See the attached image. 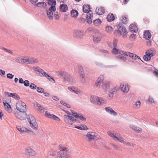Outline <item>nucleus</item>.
Segmentation results:
<instances>
[{
	"instance_id": "f8f14e48",
	"label": "nucleus",
	"mask_w": 158,
	"mask_h": 158,
	"mask_svg": "<svg viewBox=\"0 0 158 158\" xmlns=\"http://www.w3.org/2000/svg\"><path fill=\"white\" fill-rule=\"evenodd\" d=\"M110 82L109 81H104L102 83V87L104 92H106L110 89Z\"/></svg>"
},
{
	"instance_id": "4c0bfd02",
	"label": "nucleus",
	"mask_w": 158,
	"mask_h": 158,
	"mask_svg": "<svg viewBox=\"0 0 158 158\" xmlns=\"http://www.w3.org/2000/svg\"><path fill=\"white\" fill-rule=\"evenodd\" d=\"M107 133L112 138H113L114 139H115V138L117 137L116 134H114L112 131H108Z\"/></svg>"
},
{
	"instance_id": "e433bc0d",
	"label": "nucleus",
	"mask_w": 158,
	"mask_h": 158,
	"mask_svg": "<svg viewBox=\"0 0 158 158\" xmlns=\"http://www.w3.org/2000/svg\"><path fill=\"white\" fill-rule=\"evenodd\" d=\"M29 59V64L37 63L39 62L38 59L35 58H30Z\"/></svg>"
},
{
	"instance_id": "052dcab7",
	"label": "nucleus",
	"mask_w": 158,
	"mask_h": 158,
	"mask_svg": "<svg viewBox=\"0 0 158 158\" xmlns=\"http://www.w3.org/2000/svg\"><path fill=\"white\" fill-rule=\"evenodd\" d=\"M124 144L126 145L130 146H133L134 145V144L132 143H130V142H126V141H125V143H124Z\"/></svg>"
},
{
	"instance_id": "6e6d98bb",
	"label": "nucleus",
	"mask_w": 158,
	"mask_h": 158,
	"mask_svg": "<svg viewBox=\"0 0 158 158\" xmlns=\"http://www.w3.org/2000/svg\"><path fill=\"white\" fill-rule=\"evenodd\" d=\"M78 118H79L81 120L83 121H85L86 120V118L84 117L82 115H80L79 114V117Z\"/></svg>"
},
{
	"instance_id": "774afa93",
	"label": "nucleus",
	"mask_w": 158,
	"mask_h": 158,
	"mask_svg": "<svg viewBox=\"0 0 158 158\" xmlns=\"http://www.w3.org/2000/svg\"><path fill=\"white\" fill-rule=\"evenodd\" d=\"M117 43H118V42H117V40L114 39V42H113L114 48L116 47L117 46Z\"/></svg>"
},
{
	"instance_id": "9d476101",
	"label": "nucleus",
	"mask_w": 158,
	"mask_h": 158,
	"mask_svg": "<svg viewBox=\"0 0 158 158\" xmlns=\"http://www.w3.org/2000/svg\"><path fill=\"white\" fill-rule=\"evenodd\" d=\"M118 90V88L117 86H115L111 88L108 94V99L110 100L112 99L113 97L114 94L116 93Z\"/></svg>"
},
{
	"instance_id": "3c124183",
	"label": "nucleus",
	"mask_w": 158,
	"mask_h": 158,
	"mask_svg": "<svg viewBox=\"0 0 158 158\" xmlns=\"http://www.w3.org/2000/svg\"><path fill=\"white\" fill-rule=\"evenodd\" d=\"M73 116L75 117L76 118H78V117H79V114L77 113L74 112L73 110H71Z\"/></svg>"
},
{
	"instance_id": "ea45409f",
	"label": "nucleus",
	"mask_w": 158,
	"mask_h": 158,
	"mask_svg": "<svg viewBox=\"0 0 158 158\" xmlns=\"http://www.w3.org/2000/svg\"><path fill=\"white\" fill-rule=\"evenodd\" d=\"M115 139H117L123 144L125 143V141L123 140V138L122 136H118V135H117V137L115 138Z\"/></svg>"
},
{
	"instance_id": "8fccbe9b",
	"label": "nucleus",
	"mask_w": 158,
	"mask_h": 158,
	"mask_svg": "<svg viewBox=\"0 0 158 158\" xmlns=\"http://www.w3.org/2000/svg\"><path fill=\"white\" fill-rule=\"evenodd\" d=\"M37 91L39 93H44V89L41 88H40L39 87H37Z\"/></svg>"
},
{
	"instance_id": "49530a36",
	"label": "nucleus",
	"mask_w": 158,
	"mask_h": 158,
	"mask_svg": "<svg viewBox=\"0 0 158 158\" xmlns=\"http://www.w3.org/2000/svg\"><path fill=\"white\" fill-rule=\"evenodd\" d=\"M60 102L61 104L63 105L68 108H70V106L69 104H67L66 102H65L63 101H60Z\"/></svg>"
},
{
	"instance_id": "603ef678",
	"label": "nucleus",
	"mask_w": 158,
	"mask_h": 158,
	"mask_svg": "<svg viewBox=\"0 0 158 158\" xmlns=\"http://www.w3.org/2000/svg\"><path fill=\"white\" fill-rule=\"evenodd\" d=\"M30 87L33 89H35L37 88V85L33 83H31Z\"/></svg>"
},
{
	"instance_id": "37998d69",
	"label": "nucleus",
	"mask_w": 158,
	"mask_h": 158,
	"mask_svg": "<svg viewBox=\"0 0 158 158\" xmlns=\"http://www.w3.org/2000/svg\"><path fill=\"white\" fill-rule=\"evenodd\" d=\"M113 30L112 27L110 26H106V31L108 33L111 32Z\"/></svg>"
},
{
	"instance_id": "a878e982",
	"label": "nucleus",
	"mask_w": 158,
	"mask_h": 158,
	"mask_svg": "<svg viewBox=\"0 0 158 158\" xmlns=\"http://www.w3.org/2000/svg\"><path fill=\"white\" fill-rule=\"evenodd\" d=\"M95 11L96 14L99 15L103 14L105 11V9L102 7L97 8Z\"/></svg>"
},
{
	"instance_id": "4468645a",
	"label": "nucleus",
	"mask_w": 158,
	"mask_h": 158,
	"mask_svg": "<svg viewBox=\"0 0 158 158\" xmlns=\"http://www.w3.org/2000/svg\"><path fill=\"white\" fill-rule=\"evenodd\" d=\"M96 100L97 101L96 104L99 105H104L107 102L106 100L102 97H97L96 98Z\"/></svg>"
},
{
	"instance_id": "423d86ee",
	"label": "nucleus",
	"mask_w": 158,
	"mask_h": 158,
	"mask_svg": "<svg viewBox=\"0 0 158 158\" xmlns=\"http://www.w3.org/2000/svg\"><path fill=\"white\" fill-rule=\"evenodd\" d=\"M16 106L17 109L21 112H25L26 109V106L25 104L20 101H18L16 104Z\"/></svg>"
},
{
	"instance_id": "2eb2a0df",
	"label": "nucleus",
	"mask_w": 158,
	"mask_h": 158,
	"mask_svg": "<svg viewBox=\"0 0 158 158\" xmlns=\"http://www.w3.org/2000/svg\"><path fill=\"white\" fill-rule=\"evenodd\" d=\"M64 81L65 82H68L71 84H74L76 83L75 79L69 74Z\"/></svg>"
},
{
	"instance_id": "72a5a7b5",
	"label": "nucleus",
	"mask_w": 158,
	"mask_h": 158,
	"mask_svg": "<svg viewBox=\"0 0 158 158\" xmlns=\"http://www.w3.org/2000/svg\"><path fill=\"white\" fill-rule=\"evenodd\" d=\"M107 19L109 22L113 21L115 19L114 17L113 14L108 15L107 16Z\"/></svg>"
},
{
	"instance_id": "bf43d9fd",
	"label": "nucleus",
	"mask_w": 158,
	"mask_h": 158,
	"mask_svg": "<svg viewBox=\"0 0 158 158\" xmlns=\"http://www.w3.org/2000/svg\"><path fill=\"white\" fill-rule=\"evenodd\" d=\"M90 101L94 104H96L97 101L96 98H91L90 99Z\"/></svg>"
},
{
	"instance_id": "20e7f679",
	"label": "nucleus",
	"mask_w": 158,
	"mask_h": 158,
	"mask_svg": "<svg viewBox=\"0 0 158 158\" xmlns=\"http://www.w3.org/2000/svg\"><path fill=\"white\" fill-rule=\"evenodd\" d=\"M35 71L37 73L39 72V73H40V76H44L46 77L48 80L50 81L53 83H54L55 81L54 79L53 78L51 77L47 73L45 72L44 71V70L41 69L38 67H37L35 69Z\"/></svg>"
},
{
	"instance_id": "dca6fc26",
	"label": "nucleus",
	"mask_w": 158,
	"mask_h": 158,
	"mask_svg": "<svg viewBox=\"0 0 158 158\" xmlns=\"http://www.w3.org/2000/svg\"><path fill=\"white\" fill-rule=\"evenodd\" d=\"M83 32L81 31L78 30H76L74 31L73 32V36L75 38L81 39L83 37Z\"/></svg>"
},
{
	"instance_id": "de8ad7c7",
	"label": "nucleus",
	"mask_w": 158,
	"mask_h": 158,
	"mask_svg": "<svg viewBox=\"0 0 158 158\" xmlns=\"http://www.w3.org/2000/svg\"><path fill=\"white\" fill-rule=\"evenodd\" d=\"M128 19L126 17H122L121 19V21L123 23L126 24L127 21Z\"/></svg>"
},
{
	"instance_id": "f03ea898",
	"label": "nucleus",
	"mask_w": 158,
	"mask_h": 158,
	"mask_svg": "<svg viewBox=\"0 0 158 158\" xmlns=\"http://www.w3.org/2000/svg\"><path fill=\"white\" fill-rule=\"evenodd\" d=\"M59 149L61 152L59 153V155L57 156V158H70L68 148L60 145Z\"/></svg>"
},
{
	"instance_id": "b1692460",
	"label": "nucleus",
	"mask_w": 158,
	"mask_h": 158,
	"mask_svg": "<svg viewBox=\"0 0 158 158\" xmlns=\"http://www.w3.org/2000/svg\"><path fill=\"white\" fill-rule=\"evenodd\" d=\"M15 116L16 118L21 120H23L25 118L26 114L25 113H20L18 112L15 113Z\"/></svg>"
},
{
	"instance_id": "a18cd8bd",
	"label": "nucleus",
	"mask_w": 158,
	"mask_h": 158,
	"mask_svg": "<svg viewBox=\"0 0 158 158\" xmlns=\"http://www.w3.org/2000/svg\"><path fill=\"white\" fill-rule=\"evenodd\" d=\"M136 38V35L134 34H131L129 37V39L131 41L134 40Z\"/></svg>"
},
{
	"instance_id": "6ab92c4d",
	"label": "nucleus",
	"mask_w": 158,
	"mask_h": 158,
	"mask_svg": "<svg viewBox=\"0 0 158 158\" xmlns=\"http://www.w3.org/2000/svg\"><path fill=\"white\" fill-rule=\"evenodd\" d=\"M45 115V116L49 118H52L53 119L57 120L59 121L60 120V119L58 117L54 114H51L49 112L47 111H46Z\"/></svg>"
},
{
	"instance_id": "f704fd0d",
	"label": "nucleus",
	"mask_w": 158,
	"mask_h": 158,
	"mask_svg": "<svg viewBox=\"0 0 158 158\" xmlns=\"http://www.w3.org/2000/svg\"><path fill=\"white\" fill-rule=\"evenodd\" d=\"M78 14V12L76 10H73L71 11V15L72 17L76 18Z\"/></svg>"
},
{
	"instance_id": "0e129e2a",
	"label": "nucleus",
	"mask_w": 158,
	"mask_h": 158,
	"mask_svg": "<svg viewBox=\"0 0 158 158\" xmlns=\"http://www.w3.org/2000/svg\"><path fill=\"white\" fill-rule=\"evenodd\" d=\"M15 99L18 100L20 99V97L17 94L15 93V94L14 96V97L13 98Z\"/></svg>"
},
{
	"instance_id": "aec40b11",
	"label": "nucleus",
	"mask_w": 158,
	"mask_h": 158,
	"mask_svg": "<svg viewBox=\"0 0 158 158\" xmlns=\"http://www.w3.org/2000/svg\"><path fill=\"white\" fill-rule=\"evenodd\" d=\"M129 29L131 31L136 32L138 31V28L136 23H132L130 25Z\"/></svg>"
},
{
	"instance_id": "ddd939ff",
	"label": "nucleus",
	"mask_w": 158,
	"mask_h": 158,
	"mask_svg": "<svg viewBox=\"0 0 158 158\" xmlns=\"http://www.w3.org/2000/svg\"><path fill=\"white\" fill-rule=\"evenodd\" d=\"M25 152L26 155L29 156H34L36 154L35 151L29 147H28L25 149Z\"/></svg>"
},
{
	"instance_id": "6e6552de",
	"label": "nucleus",
	"mask_w": 158,
	"mask_h": 158,
	"mask_svg": "<svg viewBox=\"0 0 158 158\" xmlns=\"http://www.w3.org/2000/svg\"><path fill=\"white\" fill-rule=\"evenodd\" d=\"M101 39V34L98 31H97L93 36L94 42L95 43H98L100 41Z\"/></svg>"
},
{
	"instance_id": "864d4df0",
	"label": "nucleus",
	"mask_w": 158,
	"mask_h": 158,
	"mask_svg": "<svg viewBox=\"0 0 158 158\" xmlns=\"http://www.w3.org/2000/svg\"><path fill=\"white\" fill-rule=\"evenodd\" d=\"M112 52L114 53L115 54H117L118 53V50L117 49L116 47L113 48Z\"/></svg>"
},
{
	"instance_id": "79ce46f5",
	"label": "nucleus",
	"mask_w": 158,
	"mask_h": 158,
	"mask_svg": "<svg viewBox=\"0 0 158 158\" xmlns=\"http://www.w3.org/2000/svg\"><path fill=\"white\" fill-rule=\"evenodd\" d=\"M120 55H121L118 56V58L122 62H125L127 60L126 58L124 56V55H123L121 54Z\"/></svg>"
},
{
	"instance_id": "4d7b16f0",
	"label": "nucleus",
	"mask_w": 158,
	"mask_h": 158,
	"mask_svg": "<svg viewBox=\"0 0 158 158\" xmlns=\"http://www.w3.org/2000/svg\"><path fill=\"white\" fill-rule=\"evenodd\" d=\"M23 84L24 85L27 87L28 86L30 85L29 82V81L27 80H25L24 81Z\"/></svg>"
},
{
	"instance_id": "5fc2aeb1",
	"label": "nucleus",
	"mask_w": 158,
	"mask_h": 158,
	"mask_svg": "<svg viewBox=\"0 0 158 158\" xmlns=\"http://www.w3.org/2000/svg\"><path fill=\"white\" fill-rule=\"evenodd\" d=\"M14 77V75L11 73H9L7 74V77L8 78L10 79H12Z\"/></svg>"
},
{
	"instance_id": "7c9ffc66",
	"label": "nucleus",
	"mask_w": 158,
	"mask_h": 158,
	"mask_svg": "<svg viewBox=\"0 0 158 158\" xmlns=\"http://www.w3.org/2000/svg\"><path fill=\"white\" fill-rule=\"evenodd\" d=\"M130 128L137 132L139 133L141 132L142 129L140 128L136 127L135 126L131 125L130 126Z\"/></svg>"
},
{
	"instance_id": "0eeeda50",
	"label": "nucleus",
	"mask_w": 158,
	"mask_h": 158,
	"mask_svg": "<svg viewBox=\"0 0 158 158\" xmlns=\"http://www.w3.org/2000/svg\"><path fill=\"white\" fill-rule=\"evenodd\" d=\"M46 10L48 16L50 19H52L53 17V12L56 10L55 6H51L48 9H46Z\"/></svg>"
},
{
	"instance_id": "412c9836",
	"label": "nucleus",
	"mask_w": 158,
	"mask_h": 158,
	"mask_svg": "<svg viewBox=\"0 0 158 158\" xmlns=\"http://www.w3.org/2000/svg\"><path fill=\"white\" fill-rule=\"evenodd\" d=\"M34 106L35 107L38 108L39 111L41 113H43L44 112V107L40 104L36 102L34 103Z\"/></svg>"
},
{
	"instance_id": "c85d7f7f",
	"label": "nucleus",
	"mask_w": 158,
	"mask_h": 158,
	"mask_svg": "<svg viewBox=\"0 0 158 158\" xmlns=\"http://www.w3.org/2000/svg\"><path fill=\"white\" fill-rule=\"evenodd\" d=\"M143 36L147 40H148L151 38L152 35L148 31H146L144 32Z\"/></svg>"
},
{
	"instance_id": "338daca9",
	"label": "nucleus",
	"mask_w": 158,
	"mask_h": 158,
	"mask_svg": "<svg viewBox=\"0 0 158 158\" xmlns=\"http://www.w3.org/2000/svg\"><path fill=\"white\" fill-rule=\"evenodd\" d=\"M5 74V71L0 69V75L3 76Z\"/></svg>"
},
{
	"instance_id": "4be33fe9",
	"label": "nucleus",
	"mask_w": 158,
	"mask_h": 158,
	"mask_svg": "<svg viewBox=\"0 0 158 158\" xmlns=\"http://www.w3.org/2000/svg\"><path fill=\"white\" fill-rule=\"evenodd\" d=\"M119 53L120 54H121L125 56H129L130 57L134 59V56L135 54L129 52H124L123 51H119Z\"/></svg>"
},
{
	"instance_id": "c9c22d12",
	"label": "nucleus",
	"mask_w": 158,
	"mask_h": 158,
	"mask_svg": "<svg viewBox=\"0 0 158 158\" xmlns=\"http://www.w3.org/2000/svg\"><path fill=\"white\" fill-rule=\"evenodd\" d=\"M85 137H87L88 139V141H91L92 139H94V137L92 135L90 134L89 132H88L86 135H85L83 136V138L84 139L85 138Z\"/></svg>"
},
{
	"instance_id": "680f3d73",
	"label": "nucleus",
	"mask_w": 158,
	"mask_h": 158,
	"mask_svg": "<svg viewBox=\"0 0 158 158\" xmlns=\"http://www.w3.org/2000/svg\"><path fill=\"white\" fill-rule=\"evenodd\" d=\"M148 101H149L151 103H153L154 102V101L152 98L150 96L149 97Z\"/></svg>"
},
{
	"instance_id": "393cba45",
	"label": "nucleus",
	"mask_w": 158,
	"mask_h": 158,
	"mask_svg": "<svg viewBox=\"0 0 158 158\" xmlns=\"http://www.w3.org/2000/svg\"><path fill=\"white\" fill-rule=\"evenodd\" d=\"M58 75H60L63 77L64 81L69 74L67 72L64 71H60L57 72Z\"/></svg>"
},
{
	"instance_id": "13d9d810",
	"label": "nucleus",
	"mask_w": 158,
	"mask_h": 158,
	"mask_svg": "<svg viewBox=\"0 0 158 158\" xmlns=\"http://www.w3.org/2000/svg\"><path fill=\"white\" fill-rule=\"evenodd\" d=\"M23 58L20 57H18L16 59V61L17 62L21 63L23 62Z\"/></svg>"
},
{
	"instance_id": "39448f33",
	"label": "nucleus",
	"mask_w": 158,
	"mask_h": 158,
	"mask_svg": "<svg viewBox=\"0 0 158 158\" xmlns=\"http://www.w3.org/2000/svg\"><path fill=\"white\" fill-rule=\"evenodd\" d=\"M27 119L31 127L34 129H37L38 128V124L36 121L35 119L32 115L31 114L29 115Z\"/></svg>"
},
{
	"instance_id": "c756f323",
	"label": "nucleus",
	"mask_w": 158,
	"mask_h": 158,
	"mask_svg": "<svg viewBox=\"0 0 158 158\" xmlns=\"http://www.w3.org/2000/svg\"><path fill=\"white\" fill-rule=\"evenodd\" d=\"M60 9L61 12H65L68 9L67 6L66 4L64 3L61 4L60 6Z\"/></svg>"
},
{
	"instance_id": "e2e57ef3",
	"label": "nucleus",
	"mask_w": 158,
	"mask_h": 158,
	"mask_svg": "<svg viewBox=\"0 0 158 158\" xmlns=\"http://www.w3.org/2000/svg\"><path fill=\"white\" fill-rule=\"evenodd\" d=\"M12 93H10L8 92L5 91L4 92V94L6 96L8 97H10Z\"/></svg>"
},
{
	"instance_id": "a211bd4d",
	"label": "nucleus",
	"mask_w": 158,
	"mask_h": 158,
	"mask_svg": "<svg viewBox=\"0 0 158 158\" xmlns=\"http://www.w3.org/2000/svg\"><path fill=\"white\" fill-rule=\"evenodd\" d=\"M104 80V77L102 75H100L96 81L94 85V86L95 87H98L99 86L101 85L102 82Z\"/></svg>"
},
{
	"instance_id": "58836bf2",
	"label": "nucleus",
	"mask_w": 158,
	"mask_h": 158,
	"mask_svg": "<svg viewBox=\"0 0 158 158\" xmlns=\"http://www.w3.org/2000/svg\"><path fill=\"white\" fill-rule=\"evenodd\" d=\"M48 4L51 6H55L56 4V0H49Z\"/></svg>"
},
{
	"instance_id": "69168bd1",
	"label": "nucleus",
	"mask_w": 158,
	"mask_h": 158,
	"mask_svg": "<svg viewBox=\"0 0 158 158\" xmlns=\"http://www.w3.org/2000/svg\"><path fill=\"white\" fill-rule=\"evenodd\" d=\"M140 105V102L139 101L137 102H136L135 104H134V106H136V108H138L139 107Z\"/></svg>"
},
{
	"instance_id": "f257e3e1",
	"label": "nucleus",
	"mask_w": 158,
	"mask_h": 158,
	"mask_svg": "<svg viewBox=\"0 0 158 158\" xmlns=\"http://www.w3.org/2000/svg\"><path fill=\"white\" fill-rule=\"evenodd\" d=\"M118 30H116L114 31V35L119 36L122 35V32H123L122 37L124 38H126L127 36V32L126 28L123 26V25L121 23L118 24L117 26Z\"/></svg>"
},
{
	"instance_id": "a19ab883",
	"label": "nucleus",
	"mask_w": 158,
	"mask_h": 158,
	"mask_svg": "<svg viewBox=\"0 0 158 158\" xmlns=\"http://www.w3.org/2000/svg\"><path fill=\"white\" fill-rule=\"evenodd\" d=\"M101 22V21L99 19L94 20L93 22L94 24L96 26L100 25Z\"/></svg>"
},
{
	"instance_id": "5701e85b",
	"label": "nucleus",
	"mask_w": 158,
	"mask_h": 158,
	"mask_svg": "<svg viewBox=\"0 0 158 158\" xmlns=\"http://www.w3.org/2000/svg\"><path fill=\"white\" fill-rule=\"evenodd\" d=\"M68 89L69 91L78 94L81 93V91L75 87H68Z\"/></svg>"
},
{
	"instance_id": "c03bdc74",
	"label": "nucleus",
	"mask_w": 158,
	"mask_h": 158,
	"mask_svg": "<svg viewBox=\"0 0 158 158\" xmlns=\"http://www.w3.org/2000/svg\"><path fill=\"white\" fill-rule=\"evenodd\" d=\"M80 74V77L82 79V80H81V81L83 83H85V74H84V73H82Z\"/></svg>"
},
{
	"instance_id": "cd10ccee",
	"label": "nucleus",
	"mask_w": 158,
	"mask_h": 158,
	"mask_svg": "<svg viewBox=\"0 0 158 158\" xmlns=\"http://www.w3.org/2000/svg\"><path fill=\"white\" fill-rule=\"evenodd\" d=\"M73 120H74V118L69 116L67 119L65 120V122L68 124L71 125L73 124Z\"/></svg>"
},
{
	"instance_id": "9b49d317",
	"label": "nucleus",
	"mask_w": 158,
	"mask_h": 158,
	"mask_svg": "<svg viewBox=\"0 0 158 158\" xmlns=\"http://www.w3.org/2000/svg\"><path fill=\"white\" fill-rule=\"evenodd\" d=\"M16 128L17 130L19 131L21 133L27 132L29 134H32L33 133V132L32 131L24 127L17 126Z\"/></svg>"
},
{
	"instance_id": "473e14b6",
	"label": "nucleus",
	"mask_w": 158,
	"mask_h": 158,
	"mask_svg": "<svg viewBox=\"0 0 158 158\" xmlns=\"http://www.w3.org/2000/svg\"><path fill=\"white\" fill-rule=\"evenodd\" d=\"M4 106L5 107L6 110L8 111V112L10 113L11 112V106L8 103L5 102L4 103Z\"/></svg>"
},
{
	"instance_id": "7ed1b4c3",
	"label": "nucleus",
	"mask_w": 158,
	"mask_h": 158,
	"mask_svg": "<svg viewBox=\"0 0 158 158\" xmlns=\"http://www.w3.org/2000/svg\"><path fill=\"white\" fill-rule=\"evenodd\" d=\"M90 6L88 5H84L83 6V10L84 12L87 13V15L86 16V19L87 20V22L88 24H90L92 23L93 18V14L89 13V12L91 11L90 10Z\"/></svg>"
},
{
	"instance_id": "f3484780",
	"label": "nucleus",
	"mask_w": 158,
	"mask_h": 158,
	"mask_svg": "<svg viewBox=\"0 0 158 158\" xmlns=\"http://www.w3.org/2000/svg\"><path fill=\"white\" fill-rule=\"evenodd\" d=\"M106 111L108 113L110 114L111 115L116 116L118 115L117 113L114 111L110 107H107L105 108Z\"/></svg>"
},
{
	"instance_id": "09e8293b",
	"label": "nucleus",
	"mask_w": 158,
	"mask_h": 158,
	"mask_svg": "<svg viewBox=\"0 0 158 158\" xmlns=\"http://www.w3.org/2000/svg\"><path fill=\"white\" fill-rule=\"evenodd\" d=\"M78 69L79 73L80 74L84 73V71L82 67L81 66H79L78 67Z\"/></svg>"
},
{
	"instance_id": "bb28decb",
	"label": "nucleus",
	"mask_w": 158,
	"mask_h": 158,
	"mask_svg": "<svg viewBox=\"0 0 158 158\" xmlns=\"http://www.w3.org/2000/svg\"><path fill=\"white\" fill-rule=\"evenodd\" d=\"M120 87L124 93H127L129 91V85L121 84Z\"/></svg>"
},
{
	"instance_id": "1a4fd4ad",
	"label": "nucleus",
	"mask_w": 158,
	"mask_h": 158,
	"mask_svg": "<svg viewBox=\"0 0 158 158\" xmlns=\"http://www.w3.org/2000/svg\"><path fill=\"white\" fill-rule=\"evenodd\" d=\"M146 55L143 56V58L145 61H148L151 60V57L153 56L154 54L152 50H148L146 51Z\"/></svg>"
},
{
	"instance_id": "2f4dec72",
	"label": "nucleus",
	"mask_w": 158,
	"mask_h": 158,
	"mask_svg": "<svg viewBox=\"0 0 158 158\" xmlns=\"http://www.w3.org/2000/svg\"><path fill=\"white\" fill-rule=\"evenodd\" d=\"M35 5L38 7L44 8H45L47 6L46 3L44 2H39L36 4Z\"/></svg>"
}]
</instances>
